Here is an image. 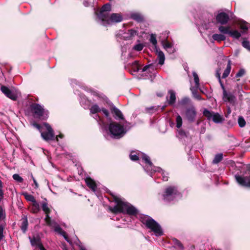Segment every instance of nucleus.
I'll use <instances>...</instances> for the list:
<instances>
[{
	"label": "nucleus",
	"mask_w": 250,
	"mask_h": 250,
	"mask_svg": "<svg viewBox=\"0 0 250 250\" xmlns=\"http://www.w3.org/2000/svg\"><path fill=\"white\" fill-rule=\"evenodd\" d=\"M116 205L113 207H109V209L114 213H124L129 215H135L138 212L137 209L130 204L125 201L117 195H112Z\"/></svg>",
	"instance_id": "f257e3e1"
},
{
	"label": "nucleus",
	"mask_w": 250,
	"mask_h": 250,
	"mask_svg": "<svg viewBox=\"0 0 250 250\" xmlns=\"http://www.w3.org/2000/svg\"><path fill=\"white\" fill-rule=\"evenodd\" d=\"M43 125L46 128L47 131L41 132L42 137L46 141L55 140V134L50 125L47 123H44Z\"/></svg>",
	"instance_id": "1a4fd4ad"
},
{
	"label": "nucleus",
	"mask_w": 250,
	"mask_h": 250,
	"mask_svg": "<svg viewBox=\"0 0 250 250\" xmlns=\"http://www.w3.org/2000/svg\"><path fill=\"white\" fill-rule=\"evenodd\" d=\"M197 115V112L195 108L193 106H190L187 108L185 112V116L187 119L190 122H193L195 121Z\"/></svg>",
	"instance_id": "ddd939ff"
},
{
	"label": "nucleus",
	"mask_w": 250,
	"mask_h": 250,
	"mask_svg": "<svg viewBox=\"0 0 250 250\" xmlns=\"http://www.w3.org/2000/svg\"><path fill=\"white\" fill-rule=\"evenodd\" d=\"M249 23L244 21H242L239 22L240 28L242 30L243 34L246 33L248 32L249 27Z\"/></svg>",
	"instance_id": "412c9836"
},
{
	"label": "nucleus",
	"mask_w": 250,
	"mask_h": 250,
	"mask_svg": "<svg viewBox=\"0 0 250 250\" xmlns=\"http://www.w3.org/2000/svg\"><path fill=\"white\" fill-rule=\"evenodd\" d=\"M192 75L194 78V82L195 83V87L197 88H198L200 85L199 77L195 71H193L192 72Z\"/></svg>",
	"instance_id": "473e14b6"
},
{
	"label": "nucleus",
	"mask_w": 250,
	"mask_h": 250,
	"mask_svg": "<svg viewBox=\"0 0 250 250\" xmlns=\"http://www.w3.org/2000/svg\"><path fill=\"white\" fill-rule=\"evenodd\" d=\"M223 159V154L219 153L216 155L214 157V159L212 161V163L214 164H217L220 162Z\"/></svg>",
	"instance_id": "2f4dec72"
},
{
	"label": "nucleus",
	"mask_w": 250,
	"mask_h": 250,
	"mask_svg": "<svg viewBox=\"0 0 250 250\" xmlns=\"http://www.w3.org/2000/svg\"><path fill=\"white\" fill-rule=\"evenodd\" d=\"M21 221L22 222L21 226V229L23 233H25L28 226V222L27 217L24 216V217L21 219Z\"/></svg>",
	"instance_id": "aec40b11"
},
{
	"label": "nucleus",
	"mask_w": 250,
	"mask_h": 250,
	"mask_svg": "<svg viewBox=\"0 0 250 250\" xmlns=\"http://www.w3.org/2000/svg\"><path fill=\"white\" fill-rule=\"evenodd\" d=\"M216 77L218 78L219 82L221 83V79H220V75L219 72L216 73Z\"/></svg>",
	"instance_id": "bf43d9fd"
},
{
	"label": "nucleus",
	"mask_w": 250,
	"mask_h": 250,
	"mask_svg": "<svg viewBox=\"0 0 250 250\" xmlns=\"http://www.w3.org/2000/svg\"><path fill=\"white\" fill-rule=\"evenodd\" d=\"M242 85H239V84L237 85V87H238V89H240L242 88Z\"/></svg>",
	"instance_id": "338daca9"
},
{
	"label": "nucleus",
	"mask_w": 250,
	"mask_h": 250,
	"mask_svg": "<svg viewBox=\"0 0 250 250\" xmlns=\"http://www.w3.org/2000/svg\"><path fill=\"white\" fill-rule=\"evenodd\" d=\"M80 250H86V249L83 246H80Z\"/></svg>",
	"instance_id": "69168bd1"
},
{
	"label": "nucleus",
	"mask_w": 250,
	"mask_h": 250,
	"mask_svg": "<svg viewBox=\"0 0 250 250\" xmlns=\"http://www.w3.org/2000/svg\"><path fill=\"white\" fill-rule=\"evenodd\" d=\"M85 182L87 187H88L92 191H94V180L90 177H87L85 179Z\"/></svg>",
	"instance_id": "bb28decb"
},
{
	"label": "nucleus",
	"mask_w": 250,
	"mask_h": 250,
	"mask_svg": "<svg viewBox=\"0 0 250 250\" xmlns=\"http://www.w3.org/2000/svg\"><path fill=\"white\" fill-rule=\"evenodd\" d=\"M130 18L138 22H142L145 21L143 15L140 13H133L130 15Z\"/></svg>",
	"instance_id": "6ab92c4d"
},
{
	"label": "nucleus",
	"mask_w": 250,
	"mask_h": 250,
	"mask_svg": "<svg viewBox=\"0 0 250 250\" xmlns=\"http://www.w3.org/2000/svg\"><path fill=\"white\" fill-rule=\"evenodd\" d=\"M44 221L48 226H52V223H55L54 221H52L51 220V217L49 216V214L45 215Z\"/></svg>",
	"instance_id": "f704fd0d"
},
{
	"label": "nucleus",
	"mask_w": 250,
	"mask_h": 250,
	"mask_svg": "<svg viewBox=\"0 0 250 250\" xmlns=\"http://www.w3.org/2000/svg\"><path fill=\"white\" fill-rule=\"evenodd\" d=\"M143 158L145 161L146 164V166L144 167V168L150 176H152L153 173L158 172L161 173L163 181H167L168 180V173L165 172L160 167H154L148 156L146 154H143Z\"/></svg>",
	"instance_id": "7ed1b4c3"
},
{
	"label": "nucleus",
	"mask_w": 250,
	"mask_h": 250,
	"mask_svg": "<svg viewBox=\"0 0 250 250\" xmlns=\"http://www.w3.org/2000/svg\"><path fill=\"white\" fill-rule=\"evenodd\" d=\"M32 125L36 128L38 130H39L40 132L42 131V126H41V125L36 123V122H33L32 124Z\"/></svg>",
	"instance_id": "a18cd8bd"
},
{
	"label": "nucleus",
	"mask_w": 250,
	"mask_h": 250,
	"mask_svg": "<svg viewBox=\"0 0 250 250\" xmlns=\"http://www.w3.org/2000/svg\"><path fill=\"white\" fill-rule=\"evenodd\" d=\"M176 244L181 249H183V246L180 241L176 240Z\"/></svg>",
	"instance_id": "5fc2aeb1"
},
{
	"label": "nucleus",
	"mask_w": 250,
	"mask_h": 250,
	"mask_svg": "<svg viewBox=\"0 0 250 250\" xmlns=\"http://www.w3.org/2000/svg\"><path fill=\"white\" fill-rule=\"evenodd\" d=\"M149 41L150 42L154 45H156L157 43L156 36L154 34H151Z\"/></svg>",
	"instance_id": "ea45409f"
},
{
	"label": "nucleus",
	"mask_w": 250,
	"mask_h": 250,
	"mask_svg": "<svg viewBox=\"0 0 250 250\" xmlns=\"http://www.w3.org/2000/svg\"><path fill=\"white\" fill-rule=\"evenodd\" d=\"M242 45L244 48L250 51V44L248 41L244 40L242 42Z\"/></svg>",
	"instance_id": "a19ab883"
},
{
	"label": "nucleus",
	"mask_w": 250,
	"mask_h": 250,
	"mask_svg": "<svg viewBox=\"0 0 250 250\" xmlns=\"http://www.w3.org/2000/svg\"><path fill=\"white\" fill-rule=\"evenodd\" d=\"M83 4L85 6L87 7L89 6V3L87 1H84L83 2Z\"/></svg>",
	"instance_id": "e2e57ef3"
},
{
	"label": "nucleus",
	"mask_w": 250,
	"mask_h": 250,
	"mask_svg": "<svg viewBox=\"0 0 250 250\" xmlns=\"http://www.w3.org/2000/svg\"><path fill=\"white\" fill-rule=\"evenodd\" d=\"M212 38L213 40L219 42L225 41L226 39V36L222 34H214L212 36Z\"/></svg>",
	"instance_id": "4be33fe9"
},
{
	"label": "nucleus",
	"mask_w": 250,
	"mask_h": 250,
	"mask_svg": "<svg viewBox=\"0 0 250 250\" xmlns=\"http://www.w3.org/2000/svg\"><path fill=\"white\" fill-rule=\"evenodd\" d=\"M181 197L180 193L175 187L169 186L167 188L163 194V199L166 202L177 200Z\"/></svg>",
	"instance_id": "39448f33"
},
{
	"label": "nucleus",
	"mask_w": 250,
	"mask_h": 250,
	"mask_svg": "<svg viewBox=\"0 0 250 250\" xmlns=\"http://www.w3.org/2000/svg\"><path fill=\"white\" fill-rule=\"evenodd\" d=\"M90 113L93 114H94V105H92L90 109Z\"/></svg>",
	"instance_id": "052dcab7"
},
{
	"label": "nucleus",
	"mask_w": 250,
	"mask_h": 250,
	"mask_svg": "<svg viewBox=\"0 0 250 250\" xmlns=\"http://www.w3.org/2000/svg\"><path fill=\"white\" fill-rule=\"evenodd\" d=\"M95 97L101 101H106L107 99L106 97L104 94L96 91H95Z\"/></svg>",
	"instance_id": "c85d7f7f"
},
{
	"label": "nucleus",
	"mask_w": 250,
	"mask_h": 250,
	"mask_svg": "<svg viewBox=\"0 0 250 250\" xmlns=\"http://www.w3.org/2000/svg\"><path fill=\"white\" fill-rule=\"evenodd\" d=\"M189 100V98L187 97L184 98L181 100V101L179 102V104L181 105H185L188 102Z\"/></svg>",
	"instance_id": "de8ad7c7"
},
{
	"label": "nucleus",
	"mask_w": 250,
	"mask_h": 250,
	"mask_svg": "<svg viewBox=\"0 0 250 250\" xmlns=\"http://www.w3.org/2000/svg\"><path fill=\"white\" fill-rule=\"evenodd\" d=\"M42 208L44 213L49 214L51 212L50 209L48 207V204L46 202L44 201L42 203Z\"/></svg>",
	"instance_id": "a878e982"
},
{
	"label": "nucleus",
	"mask_w": 250,
	"mask_h": 250,
	"mask_svg": "<svg viewBox=\"0 0 250 250\" xmlns=\"http://www.w3.org/2000/svg\"><path fill=\"white\" fill-rule=\"evenodd\" d=\"M110 110L113 117L117 120H124L125 118L121 111L116 107L114 105L112 104L110 107Z\"/></svg>",
	"instance_id": "4468645a"
},
{
	"label": "nucleus",
	"mask_w": 250,
	"mask_h": 250,
	"mask_svg": "<svg viewBox=\"0 0 250 250\" xmlns=\"http://www.w3.org/2000/svg\"><path fill=\"white\" fill-rule=\"evenodd\" d=\"M137 31L133 29H129L127 32L125 33L123 36V38L125 40H129L133 38V37L137 35Z\"/></svg>",
	"instance_id": "dca6fc26"
},
{
	"label": "nucleus",
	"mask_w": 250,
	"mask_h": 250,
	"mask_svg": "<svg viewBox=\"0 0 250 250\" xmlns=\"http://www.w3.org/2000/svg\"><path fill=\"white\" fill-rule=\"evenodd\" d=\"M239 125L241 127H244L246 125V121L243 117H239L238 119Z\"/></svg>",
	"instance_id": "4c0bfd02"
},
{
	"label": "nucleus",
	"mask_w": 250,
	"mask_h": 250,
	"mask_svg": "<svg viewBox=\"0 0 250 250\" xmlns=\"http://www.w3.org/2000/svg\"><path fill=\"white\" fill-rule=\"evenodd\" d=\"M1 92L8 98L16 101L17 100L18 96L15 91L10 90L8 87L5 85H1L0 87Z\"/></svg>",
	"instance_id": "f8f14e48"
},
{
	"label": "nucleus",
	"mask_w": 250,
	"mask_h": 250,
	"mask_svg": "<svg viewBox=\"0 0 250 250\" xmlns=\"http://www.w3.org/2000/svg\"><path fill=\"white\" fill-rule=\"evenodd\" d=\"M58 137L60 138H62L63 137V135L62 134H60L58 136H56V137L55 136V140L58 142L59 141Z\"/></svg>",
	"instance_id": "6e6d98bb"
},
{
	"label": "nucleus",
	"mask_w": 250,
	"mask_h": 250,
	"mask_svg": "<svg viewBox=\"0 0 250 250\" xmlns=\"http://www.w3.org/2000/svg\"><path fill=\"white\" fill-rule=\"evenodd\" d=\"M4 228L2 225H0V241L2 240V239L4 237V235L3 234Z\"/></svg>",
	"instance_id": "8fccbe9b"
},
{
	"label": "nucleus",
	"mask_w": 250,
	"mask_h": 250,
	"mask_svg": "<svg viewBox=\"0 0 250 250\" xmlns=\"http://www.w3.org/2000/svg\"><path fill=\"white\" fill-rule=\"evenodd\" d=\"M178 133L181 136L185 135V133L184 131H182V130H179V132H178Z\"/></svg>",
	"instance_id": "13d9d810"
},
{
	"label": "nucleus",
	"mask_w": 250,
	"mask_h": 250,
	"mask_svg": "<svg viewBox=\"0 0 250 250\" xmlns=\"http://www.w3.org/2000/svg\"><path fill=\"white\" fill-rule=\"evenodd\" d=\"M33 181H34V183L35 185L36 188H38L39 187V185H38L37 182L36 181V180L34 178H33Z\"/></svg>",
	"instance_id": "680f3d73"
},
{
	"label": "nucleus",
	"mask_w": 250,
	"mask_h": 250,
	"mask_svg": "<svg viewBox=\"0 0 250 250\" xmlns=\"http://www.w3.org/2000/svg\"><path fill=\"white\" fill-rule=\"evenodd\" d=\"M55 230L58 232H59L60 234H61L62 232H63L64 230H63L60 227H56L55 229Z\"/></svg>",
	"instance_id": "864d4df0"
},
{
	"label": "nucleus",
	"mask_w": 250,
	"mask_h": 250,
	"mask_svg": "<svg viewBox=\"0 0 250 250\" xmlns=\"http://www.w3.org/2000/svg\"><path fill=\"white\" fill-rule=\"evenodd\" d=\"M99 112H102L106 118L109 117V112L108 110L105 108H100L97 105L95 104V113Z\"/></svg>",
	"instance_id": "5701e85b"
},
{
	"label": "nucleus",
	"mask_w": 250,
	"mask_h": 250,
	"mask_svg": "<svg viewBox=\"0 0 250 250\" xmlns=\"http://www.w3.org/2000/svg\"><path fill=\"white\" fill-rule=\"evenodd\" d=\"M132 64V69L134 72H137L139 71L140 68L139 67V65H138L139 63H131Z\"/></svg>",
	"instance_id": "79ce46f5"
},
{
	"label": "nucleus",
	"mask_w": 250,
	"mask_h": 250,
	"mask_svg": "<svg viewBox=\"0 0 250 250\" xmlns=\"http://www.w3.org/2000/svg\"><path fill=\"white\" fill-rule=\"evenodd\" d=\"M158 58L159 59V62H164L165 57L162 51H160L158 52Z\"/></svg>",
	"instance_id": "c9c22d12"
},
{
	"label": "nucleus",
	"mask_w": 250,
	"mask_h": 250,
	"mask_svg": "<svg viewBox=\"0 0 250 250\" xmlns=\"http://www.w3.org/2000/svg\"><path fill=\"white\" fill-rule=\"evenodd\" d=\"M102 17L104 18V20L102 21V24L105 26L121 22L123 20V16L120 13H112Z\"/></svg>",
	"instance_id": "423d86ee"
},
{
	"label": "nucleus",
	"mask_w": 250,
	"mask_h": 250,
	"mask_svg": "<svg viewBox=\"0 0 250 250\" xmlns=\"http://www.w3.org/2000/svg\"><path fill=\"white\" fill-rule=\"evenodd\" d=\"M168 93L169 96L167 97V101L169 104L173 105L176 100L175 92L172 90H169Z\"/></svg>",
	"instance_id": "a211bd4d"
},
{
	"label": "nucleus",
	"mask_w": 250,
	"mask_h": 250,
	"mask_svg": "<svg viewBox=\"0 0 250 250\" xmlns=\"http://www.w3.org/2000/svg\"><path fill=\"white\" fill-rule=\"evenodd\" d=\"M163 46L165 49L167 51H172V44L167 41H166L163 43Z\"/></svg>",
	"instance_id": "c756f323"
},
{
	"label": "nucleus",
	"mask_w": 250,
	"mask_h": 250,
	"mask_svg": "<svg viewBox=\"0 0 250 250\" xmlns=\"http://www.w3.org/2000/svg\"><path fill=\"white\" fill-rule=\"evenodd\" d=\"M63 250H68L65 244L63 245Z\"/></svg>",
	"instance_id": "0e129e2a"
},
{
	"label": "nucleus",
	"mask_w": 250,
	"mask_h": 250,
	"mask_svg": "<svg viewBox=\"0 0 250 250\" xmlns=\"http://www.w3.org/2000/svg\"><path fill=\"white\" fill-rule=\"evenodd\" d=\"M176 127L178 128H179L182 125V119L181 117L178 115L176 117Z\"/></svg>",
	"instance_id": "e433bc0d"
},
{
	"label": "nucleus",
	"mask_w": 250,
	"mask_h": 250,
	"mask_svg": "<svg viewBox=\"0 0 250 250\" xmlns=\"http://www.w3.org/2000/svg\"><path fill=\"white\" fill-rule=\"evenodd\" d=\"M245 70L244 69H241L236 75V77H241L245 74Z\"/></svg>",
	"instance_id": "c03bdc74"
},
{
	"label": "nucleus",
	"mask_w": 250,
	"mask_h": 250,
	"mask_svg": "<svg viewBox=\"0 0 250 250\" xmlns=\"http://www.w3.org/2000/svg\"><path fill=\"white\" fill-rule=\"evenodd\" d=\"M30 108L35 117L44 119L42 117L43 115L44 109L40 104L37 103H33L30 105Z\"/></svg>",
	"instance_id": "9d476101"
},
{
	"label": "nucleus",
	"mask_w": 250,
	"mask_h": 250,
	"mask_svg": "<svg viewBox=\"0 0 250 250\" xmlns=\"http://www.w3.org/2000/svg\"><path fill=\"white\" fill-rule=\"evenodd\" d=\"M231 70L230 63H228L225 70H224L223 75L222 78L224 79L227 78L230 73Z\"/></svg>",
	"instance_id": "7c9ffc66"
},
{
	"label": "nucleus",
	"mask_w": 250,
	"mask_h": 250,
	"mask_svg": "<svg viewBox=\"0 0 250 250\" xmlns=\"http://www.w3.org/2000/svg\"><path fill=\"white\" fill-rule=\"evenodd\" d=\"M144 48V45L141 43L136 44L133 47V49L138 51H141Z\"/></svg>",
	"instance_id": "37998d69"
},
{
	"label": "nucleus",
	"mask_w": 250,
	"mask_h": 250,
	"mask_svg": "<svg viewBox=\"0 0 250 250\" xmlns=\"http://www.w3.org/2000/svg\"><path fill=\"white\" fill-rule=\"evenodd\" d=\"M4 193L2 188H0V198L3 199Z\"/></svg>",
	"instance_id": "4d7b16f0"
},
{
	"label": "nucleus",
	"mask_w": 250,
	"mask_h": 250,
	"mask_svg": "<svg viewBox=\"0 0 250 250\" xmlns=\"http://www.w3.org/2000/svg\"><path fill=\"white\" fill-rule=\"evenodd\" d=\"M5 217V211L2 207H0V220Z\"/></svg>",
	"instance_id": "3c124183"
},
{
	"label": "nucleus",
	"mask_w": 250,
	"mask_h": 250,
	"mask_svg": "<svg viewBox=\"0 0 250 250\" xmlns=\"http://www.w3.org/2000/svg\"><path fill=\"white\" fill-rule=\"evenodd\" d=\"M219 32L224 34H228L230 37L239 39L241 36V34L237 30H231L229 25L219 26L218 27Z\"/></svg>",
	"instance_id": "0eeeda50"
},
{
	"label": "nucleus",
	"mask_w": 250,
	"mask_h": 250,
	"mask_svg": "<svg viewBox=\"0 0 250 250\" xmlns=\"http://www.w3.org/2000/svg\"><path fill=\"white\" fill-rule=\"evenodd\" d=\"M22 195L27 201L31 202L32 203L37 201L34 196L28 194L27 192H24Z\"/></svg>",
	"instance_id": "cd10ccee"
},
{
	"label": "nucleus",
	"mask_w": 250,
	"mask_h": 250,
	"mask_svg": "<svg viewBox=\"0 0 250 250\" xmlns=\"http://www.w3.org/2000/svg\"><path fill=\"white\" fill-rule=\"evenodd\" d=\"M61 234L63 236V237L65 239V240L67 241L68 243H71V241L69 239V238L66 234V232L65 231H63V232H62L61 233Z\"/></svg>",
	"instance_id": "49530a36"
},
{
	"label": "nucleus",
	"mask_w": 250,
	"mask_h": 250,
	"mask_svg": "<svg viewBox=\"0 0 250 250\" xmlns=\"http://www.w3.org/2000/svg\"><path fill=\"white\" fill-rule=\"evenodd\" d=\"M140 220L141 222L153 231L156 236L163 235V230L160 225L153 219L147 215H142Z\"/></svg>",
	"instance_id": "20e7f679"
},
{
	"label": "nucleus",
	"mask_w": 250,
	"mask_h": 250,
	"mask_svg": "<svg viewBox=\"0 0 250 250\" xmlns=\"http://www.w3.org/2000/svg\"><path fill=\"white\" fill-rule=\"evenodd\" d=\"M158 108V107H154V106H152V107L147 108L146 109H147V112H148L149 113L152 114L154 111H156V110Z\"/></svg>",
	"instance_id": "09e8293b"
},
{
	"label": "nucleus",
	"mask_w": 250,
	"mask_h": 250,
	"mask_svg": "<svg viewBox=\"0 0 250 250\" xmlns=\"http://www.w3.org/2000/svg\"><path fill=\"white\" fill-rule=\"evenodd\" d=\"M29 239H30V243L32 246H37L40 249V250L42 247H44L42 243L41 239L39 236H34L33 238L29 237Z\"/></svg>",
	"instance_id": "f3484780"
},
{
	"label": "nucleus",
	"mask_w": 250,
	"mask_h": 250,
	"mask_svg": "<svg viewBox=\"0 0 250 250\" xmlns=\"http://www.w3.org/2000/svg\"><path fill=\"white\" fill-rule=\"evenodd\" d=\"M108 129L111 137L117 139L122 138L129 129L126 125L116 122H111L108 125Z\"/></svg>",
	"instance_id": "f03ea898"
},
{
	"label": "nucleus",
	"mask_w": 250,
	"mask_h": 250,
	"mask_svg": "<svg viewBox=\"0 0 250 250\" xmlns=\"http://www.w3.org/2000/svg\"><path fill=\"white\" fill-rule=\"evenodd\" d=\"M111 9V5L109 3H107L104 4L101 8L99 13L95 12V14L98 15L100 20L102 21L104 20V18L102 16H108L109 14L106 13V12L110 11Z\"/></svg>",
	"instance_id": "2eb2a0df"
},
{
	"label": "nucleus",
	"mask_w": 250,
	"mask_h": 250,
	"mask_svg": "<svg viewBox=\"0 0 250 250\" xmlns=\"http://www.w3.org/2000/svg\"><path fill=\"white\" fill-rule=\"evenodd\" d=\"M197 89L198 88H197L196 87H191L190 88V90L192 91L193 96L198 100H201V96L198 94V93L197 92Z\"/></svg>",
	"instance_id": "72a5a7b5"
},
{
	"label": "nucleus",
	"mask_w": 250,
	"mask_h": 250,
	"mask_svg": "<svg viewBox=\"0 0 250 250\" xmlns=\"http://www.w3.org/2000/svg\"><path fill=\"white\" fill-rule=\"evenodd\" d=\"M2 188V183L1 181V180H0V188Z\"/></svg>",
	"instance_id": "774afa93"
},
{
	"label": "nucleus",
	"mask_w": 250,
	"mask_h": 250,
	"mask_svg": "<svg viewBox=\"0 0 250 250\" xmlns=\"http://www.w3.org/2000/svg\"><path fill=\"white\" fill-rule=\"evenodd\" d=\"M203 114L208 120H212L215 123H221L224 119L218 113L210 112L207 109H204Z\"/></svg>",
	"instance_id": "9b49d317"
},
{
	"label": "nucleus",
	"mask_w": 250,
	"mask_h": 250,
	"mask_svg": "<svg viewBox=\"0 0 250 250\" xmlns=\"http://www.w3.org/2000/svg\"><path fill=\"white\" fill-rule=\"evenodd\" d=\"M40 210L39 204L36 201L32 203L31 212L34 214H37Z\"/></svg>",
	"instance_id": "393cba45"
},
{
	"label": "nucleus",
	"mask_w": 250,
	"mask_h": 250,
	"mask_svg": "<svg viewBox=\"0 0 250 250\" xmlns=\"http://www.w3.org/2000/svg\"><path fill=\"white\" fill-rule=\"evenodd\" d=\"M13 178L19 183H22L23 181V179L18 174H14L13 175Z\"/></svg>",
	"instance_id": "58836bf2"
},
{
	"label": "nucleus",
	"mask_w": 250,
	"mask_h": 250,
	"mask_svg": "<svg viewBox=\"0 0 250 250\" xmlns=\"http://www.w3.org/2000/svg\"><path fill=\"white\" fill-rule=\"evenodd\" d=\"M152 63H150L148 65H146L142 68V72H145L148 69L150 68L152 66Z\"/></svg>",
	"instance_id": "603ef678"
},
{
	"label": "nucleus",
	"mask_w": 250,
	"mask_h": 250,
	"mask_svg": "<svg viewBox=\"0 0 250 250\" xmlns=\"http://www.w3.org/2000/svg\"><path fill=\"white\" fill-rule=\"evenodd\" d=\"M230 16L228 13L225 12H218L215 16V24H219L220 26H223L228 24L230 20Z\"/></svg>",
	"instance_id": "6e6552de"
},
{
	"label": "nucleus",
	"mask_w": 250,
	"mask_h": 250,
	"mask_svg": "<svg viewBox=\"0 0 250 250\" xmlns=\"http://www.w3.org/2000/svg\"><path fill=\"white\" fill-rule=\"evenodd\" d=\"M135 152L134 151H132L129 155V157H130V159L132 160V161H137L139 159V157L140 156H141L142 158H143V154H145L144 153H138L137 155L135 154ZM143 159V158H142ZM145 162V161L143 159Z\"/></svg>",
	"instance_id": "b1692460"
}]
</instances>
